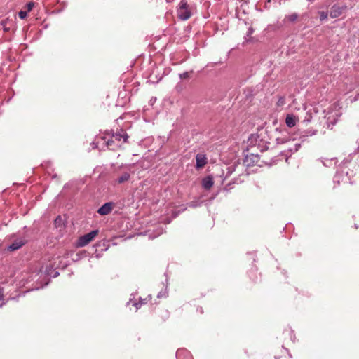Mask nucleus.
I'll use <instances>...</instances> for the list:
<instances>
[{
  "label": "nucleus",
  "instance_id": "e433bc0d",
  "mask_svg": "<svg viewBox=\"0 0 359 359\" xmlns=\"http://www.w3.org/2000/svg\"><path fill=\"white\" fill-rule=\"evenodd\" d=\"M49 280H50L48 279V280H47V281L45 283V284H44V285H43V286L47 285L48 284Z\"/></svg>",
  "mask_w": 359,
  "mask_h": 359
},
{
  "label": "nucleus",
  "instance_id": "2f4dec72",
  "mask_svg": "<svg viewBox=\"0 0 359 359\" xmlns=\"http://www.w3.org/2000/svg\"><path fill=\"white\" fill-rule=\"evenodd\" d=\"M113 143H114V140H109L105 142V144L107 147L111 146Z\"/></svg>",
  "mask_w": 359,
  "mask_h": 359
},
{
  "label": "nucleus",
  "instance_id": "aec40b11",
  "mask_svg": "<svg viewBox=\"0 0 359 359\" xmlns=\"http://www.w3.org/2000/svg\"><path fill=\"white\" fill-rule=\"evenodd\" d=\"M147 302V298L142 299L140 298L139 302L133 303V306L136 307V310H137L142 304H145Z\"/></svg>",
  "mask_w": 359,
  "mask_h": 359
},
{
  "label": "nucleus",
  "instance_id": "5701e85b",
  "mask_svg": "<svg viewBox=\"0 0 359 359\" xmlns=\"http://www.w3.org/2000/svg\"><path fill=\"white\" fill-rule=\"evenodd\" d=\"M286 18L290 22H294L295 20H297V19L298 18V15L297 13H292L291 15H287Z\"/></svg>",
  "mask_w": 359,
  "mask_h": 359
},
{
  "label": "nucleus",
  "instance_id": "20e7f679",
  "mask_svg": "<svg viewBox=\"0 0 359 359\" xmlns=\"http://www.w3.org/2000/svg\"><path fill=\"white\" fill-rule=\"evenodd\" d=\"M346 9L347 6L346 4H335L330 8V16L332 18H338L341 15Z\"/></svg>",
  "mask_w": 359,
  "mask_h": 359
},
{
  "label": "nucleus",
  "instance_id": "a878e982",
  "mask_svg": "<svg viewBox=\"0 0 359 359\" xmlns=\"http://www.w3.org/2000/svg\"><path fill=\"white\" fill-rule=\"evenodd\" d=\"M253 32H254L253 28L252 27H249L248 30L247 32L246 36L245 37V41H249V39L248 38L250 37L252 34Z\"/></svg>",
  "mask_w": 359,
  "mask_h": 359
},
{
  "label": "nucleus",
  "instance_id": "4c0bfd02",
  "mask_svg": "<svg viewBox=\"0 0 359 359\" xmlns=\"http://www.w3.org/2000/svg\"><path fill=\"white\" fill-rule=\"evenodd\" d=\"M162 233H163V230H161V231L158 233V235H161Z\"/></svg>",
  "mask_w": 359,
  "mask_h": 359
},
{
  "label": "nucleus",
  "instance_id": "4be33fe9",
  "mask_svg": "<svg viewBox=\"0 0 359 359\" xmlns=\"http://www.w3.org/2000/svg\"><path fill=\"white\" fill-rule=\"evenodd\" d=\"M9 22V20L8 19L3 20L1 21L0 25L2 26L5 32L9 31V27H7V24Z\"/></svg>",
  "mask_w": 359,
  "mask_h": 359
},
{
  "label": "nucleus",
  "instance_id": "dca6fc26",
  "mask_svg": "<svg viewBox=\"0 0 359 359\" xmlns=\"http://www.w3.org/2000/svg\"><path fill=\"white\" fill-rule=\"evenodd\" d=\"M203 201L200 200V198H196L194 201L189 202L187 205L190 208H197L201 205Z\"/></svg>",
  "mask_w": 359,
  "mask_h": 359
},
{
  "label": "nucleus",
  "instance_id": "a19ab883",
  "mask_svg": "<svg viewBox=\"0 0 359 359\" xmlns=\"http://www.w3.org/2000/svg\"><path fill=\"white\" fill-rule=\"evenodd\" d=\"M130 302H131V299H129V302H128L127 304H129Z\"/></svg>",
  "mask_w": 359,
  "mask_h": 359
},
{
  "label": "nucleus",
  "instance_id": "f03ea898",
  "mask_svg": "<svg viewBox=\"0 0 359 359\" xmlns=\"http://www.w3.org/2000/svg\"><path fill=\"white\" fill-rule=\"evenodd\" d=\"M177 16L182 20H187L193 13V6L188 4L187 0H181L178 8Z\"/></svg>",
  "mask_w": 359,
  "mask_h": 359
},
{
  "label": "nucleus",
  "instance_id": "7ed1b4c3",
  "mask_svg": "<svg viewBox=\"0 0 359 359\" xmlns=\"http://www.w3.org/2000/svg\"><path fill=\"white\" fill-rule=\"evenodd\" d=\"M98 230H93L79 238L77 241L78 247H84L91 242L98 234Z\"/></svg>",
  "mask_w": 359,
  "mask_h": 359
},
{
  "label": "nucleus",
  "instance_id": "1a4fd4ad",
  "mask_svg": "<svg viewBox=\"0 0 359 359\" xmlns=\"http://www.w3.org/2000/svg\"><path fill=\"white\" fill-rule=\"evenodd\" d=\"M112 137L115 139V140L117 141H121V140H123V142H126L129 137L128 134L123 130L117 131L116 133L113 134Z\"/></svg>",
  "mask_w": 359,
  "mask_h": 359
},
{
  "label": "nucleus",
  "instance_id": "58836bf2",
  "mask_svg": "<svg viewBox=\"0 0 359 359\" xmlns=\"http://www.w3.org/2000/svg\"><path fill=\"white\" fill-rule=\"evenodd\" d=\"M93 144H94L93 148L97 147V145L93 143Z\"/></svg>",
  "mask_w": 359,
  "mask_h": 359
},
{
  "label": "nucleus",
  "instance_id": "423d86ee",
  "mask_svg": "<svg viewBox=\"0 0 359 359\" xmlns=\"http://www.w3.org/2000/svg\"><path fill=\"white\" fill-rule=\"evenodd\" d=\"M236 168H238V172L242 171L243 169V165L238 161V163L234 162L229 165L227 166L226 170L227 173L226 175H231L234 171H236Z\"/></svg>",
  "mask_w": 359,
  "mask_h": 359
},
{
  "label": "nucleus",
  "instance_id": "bb28decb",
  "mask_svg": "<svg viewBox=\"0 0 359 359\" xmlns=\"http://www.w3.org/2000/svg\"><path fill=\"white\" fill-rule=\"evenodd\" d=\"M18 15L20 19L23 20V19L26 18V17L27 15V11H20L18 13Z\"/></svg>",
  "mask_w": 359,
  "mask_h": 359
},
{
  "label": "nucleus",
  "instance_id": "393cba45",
  "mask_svg": "<svg viewBox=\"0 0 359 359\" xmlns=\"http://www.w3.org/2000/svg\"><path fill=\"white\" fill-rule=\"evenodd\" d=\"M285 97H280L277 102V105L278 107H282V106L285 105Z\"/></svg>",
  "mask_w": 359,
  "mask_h": 359
},
{
  "label": "nucleus",
  "instance_id": "ea45409f",
  "mask_svg": "<svg viewBox=\"0 0 359 359\" xmlns=\"http://www.w3.org/2000/svg\"><path fill=\"white\" fill-rule=\"evenodd\" d=\"M130 302H131V299H129V302H128L127 304H129Z\"/></svg>",
  "mask_w": 359,
  "mask_h": 359
},
{
  "label": "nucleus",
  "instance_id": "6e6552de",
  "mask_svg": "<svg viewBox=\"0 0 359 359\" xmlns=\"http://www.w3.org/2000/svg\"><path fill=\"white\" fill-rule=\"evenodd\" d=\"M177 359H193L191 353L187 349H178L176 352Z\"/></svg>",
  "mask_w": 359,
  "mask_h": 359
},
{
  "label": "nucleus",
  "instance_id": "f8f14e48",
  "mask_svg": "<svg viewBox=\"0 0 359 359\" xmlns=\"http://www.w3.org/2000/svg\"><path fill=\"white\" fill-rule=\"evenodd\" d=\"M196 168H203L207 163V158L205 155L198 154L196 157Z\"/></svg>",
  "mask_w": 359,
  "mask_h": 359
},
{
  "label": "nucleus",
  "instance_id": "f257e3e1",
  "mask_svg": "<svg viewBox=\"0 0 359 359\" xmlns=\"http://www.w3.org/2000/svg\"><path fill=\"white\" fill-rule=\"evenodd\" d=\"M262 136V133L260 134H252L248 142L250 147H257L261 151H264L269 149L270 143Z\"/></svg>",
  "mask_w": 359,
  "mask_h": 359
},
{
  "label": "nucleus",
  "instance_id": "0eeeda50",
  "mask_svg": "<svg viewBox=\"0 0 359 359\" xmlns=\"http://www.w3.org/2000/svg\"><path fill=\"white\" fill-rule=\"evenodd\" d=\"M112 208V203H106L98 209L97 212L100 215H107L111 212Z\"/></svg>",
  "mask_w": 359,
  "mask_h": 359
},
{
  "label": "nucleus",
  "instance_id": "c85d7f7f",
  "mask_svg": "<svg viewBox=\"0 0 359 359\" xmlns=\"http://www.w3.org/2000/svg\"><path fill=\"white\" fill-rule=\"evenodd\" d=\"M34 6V3L33 1H30L26 4V8L27 11H31Z\"/></svg>",
  "mask_w": 359,
  "mask_h": 359
},
{
  "label": "nucleus",
  "instance_id": "a211bd4d",
  "mask_svg": "<svg viewBox=\"0 0 359 359\" xmlns=\"http://www.w3.org/2000/svg\"><path fill=\"white\" fill-rule=\"evenodd\" d=\"M316 133H317L316 130H306V131L304 132L305 134L302 135L300 136V138L302 139V141H304L306 137L315 135L316 134Z\"/></svg>",
  "mask_w": 359,
  "mask_h": 359
},
{
  "label": "nucleus",
  "instance_id": "c756f323",
  "mask_svg": "<svg viewBox=\"0 0 359 359\" xmlns=\"http://www.w3.org/2000/svg\"><path fill=\"white\" fill-rule=\"evenodd\" d=\"M311 118H312L311 114H307V115H306V116L305 117V118L304 119L303 122H304V123H306L307 124V123H309V122H311Z\"/></svg>",
  "mask_w": 359,
  "mask_h": 359
},
{
  "label": "nucleus",
  "instance_id": "cd10ccee",
  "mask_svg": "<svg viewBox=\"0 0 359 359\" xmlns=\"http://www.w3.org/2000/svg\"><path fill=\"white\" fill-rule=\"evenodd\" d=\"M341 178V175H339L338 172H337L333 178L334 182H337V184H339Z\"/></svg>",
  "mask_w": 359,
  "mask_h": 359
},
{
  "label": "nucleus",
  "instance_id": "ddd939ff",
  "mask_svg": "<svg viewBox=\"0 0 359 359\" xmlns=\"http://www.w3.org/2000/svg\"><path fill=\"white\" fill-rule=\"evenodd\" d=\"M213 179L211 176H208L203 179L202 186L205 189H210L213 185Z\"/></svg>",
  "mask_w": 359,
  "mask_h": 359
},
{
  "label": "nucleus",
  "instance_id": "7c9ffc66",
  "mask_svg": "<svg viewBox=\"0 0 359 359\" xmlns=\"http://www.w3.org/2000/svg\"><path fill=\"white\" fill-rule=\"evenodd\" d=\"M179 76H180V78L181 79H185L189 77V73L187 72H183L182 74H180Z\"/></svg>",
  "mask_w": 359,
  "mask_h": 359
},
{
  "label": "nucleus",
  "instance_id": "39448f33",
  "mask_svg": "<svg viewBox=\"0 0 359 359\" xmlns=\"http://www.w3.org/2000/svg\"><path fill=\"white\" fill-rule=\"evenodd\" d=\"M260 161V157L257 154H248L245 156V158L243 159V163L242 164L244 166L246 167H250L254 166L255 165H259Z\"/></svg>",
  "mask_w": 359,
  "mask_h": 359
},
{
  "label": "nucleus",
  "instance_id": "79ce46f5",
  "mask_svg": "<svg viewBox=\"0 0 359 359\" xmlns=\"http://www.w3.org/2000/svg\"><path fill=\"white\" fill-rule=\"evenodd\" d=\"M4 304V302H3V303H1V304H0V307H1V306H3V304Z\"/></svg>",
  "mask_w": 359,
  "mask_h": 359
},
{
  "label": "nucleus",
  "instance_id": "f704fd0d",
  "mask_svg": "<svg viewBox=\"0 0 359 359\" xmlns=\"http://www.w3.org/2000/svg\"><path fill=\"white\" fill-rule=\"evenodd\" d=\"M162 297V294H161V292H159V293L158 294V295H157V297H158V298H160V297Z\"/></svg>",
  "mask_w": 359,
  "mask_h": 359
},
{
  "label": "nucleus",
  "instance_id": "72a5a7b5",
  "mask_svg": "<svg viewBox=\"0 0 359 359\" xmlns=\"http://www.w3.org/2000/svg\"><path fill=\"white\" fill-rule=\"evenodd\" d=\"M3 296H4V294H3V290H2V289L0 287V300H1V299H2Z\"/></svg>",
  "mask_w": 359,
  "mask_h": 359
},
{
  "label": "nucleus",
  "instance_id": "9b49d317",
  "mask_svg": "<svg viewBox=\"0 0 359 359\" xmlns=\"http://www.w3.org/2000/svg\"><path fill=\"white\" fill-rule=\"evenodd\" d=\"M297 121L298 118L293 114H287L285 118V123L290 128L294 126Z\"/></svg>",
  "mask_w": 359,
  "mask_h": 359
},
{
  "label": "nucleus",
  "instance_id": "412c9836",
  "mask_svg": "<svg viewBox=\"0 0 359 359\" xmlns=\"http://www.w3.org/2000/svg\"><path fill=\"white\" fill-rule=\"evenodd\" d=\"M53 265L52 264H49L48 265H47L46 266V269L44 270V273L47 276H51L52 275V273H53Z\"/></svg>",
  "mask_w": 359,
  "mask_h": 359
},
{
  "label": "nucleus",
  "instance_id": "473e14b6",
  "mask_svg": "<svg viewBox=\"0 0 359 359\" xmlns=\"http://www.w3.org/2000/svg\"><path fill=\"white\" fill-rule=\"evenodd\" d=\"M59 276V272L58 271H55L54 273L50 276H52L53 278H56Z\"/></svg>",
  "mask_w": 359,
  "mask_h": 359
},
{
  "label": "nucleus",
  "instance_id": "b1692460",
  "mask_svg": "<svg viewBox=\"0 0 359 359\" xmlns=\"http://www.w3.org/2000/svg\"><path fill=\"white\" fill-rule=\"evenodd\" d=\"M319 15H320V21H323L325 20H326L327 18V13L325 12V11H319L318 12Z\"/></svg>",
  "mask_w": 359,
  "mask_h": 359
},
{
  "label": "nucleus",
  "instance_id": "4468645a",
  "mask_svg": "<svg viewBox=\"0 0 359 359\" xmlns=\"http://www.w3.org/2000/svg\"><path fill=\"white\" fill-rule=\"evenodd\" d=\"M25 244V243L22 241V240H19V241H15L14 242H13L9 246H8V250H10L11 251H14V250H18L19 248H20L23 245Z\"/></svg>",
  "mask_w": 359,
  "mask_h": 359
},
{
  "label": "nucleus",
  "instance_id": "6ab92c4d",
  "mask_svg": "<svg viewBox=\"0 0 359 359\" xmlns=\"http://www.w3.org/2000/svg\"><path fill=\"white\" fill-rule=\"evenodd\" d=\"M63 225H64V221H63L62 218L61 217V216H57L55 219V226L57 228H58V227L63 226Z\"/></svg>",
  "mask_w": 359,
  "mask_h": 359
},
{
  "label": "nucleus",
  "instance_id": "f3484780",
  "mask_svg": "<svg viewBox=\"0 0 359 359\" xmlns=\"http://www.w3.org/2000/svg\"><path fill=\"white\" fill-rule=\"evenodd\" d=\"M130 176L128 172H124L117 179V182L119 184H122L125 182H127L130 179Z\"/></svg>",
  "mask_w": 359,
  "mask_h": 359
},
{
  "label": "nucleus",
  "instance_id": "c9c22d12",
  "mask_svg": "<svg viewBox=\"0 0 359 359\" xmlns=\"http://www.w3.org/2000/svg\"><path fill=\"white\" fill-rule=\"evenodd\" d=\"M277 141H278V143H283V141H280V139H277Z\"/></svg>",
  "mask_w": 359,
  "mask_h": 359
},
{
  "label": "nucleus",
  "instance_id": "9d476101",
  "mask_svg": "<svg viewBox=\"0 0 359 359\" xmlns=\"http://www.w3.org/2000/svg\"><path fill=\"white\" fill-rule=\"evenodd\" d=\"M320 160L325 167H328V168L334 166L338 162L337 158H322Z\"/></svg>",
  "mask_w": 359,
  "mask_h": 359
},
{
  "label": "nucleus",
  "instance_id": "2eb2a0df",
  "mask_svg": "<svg viewBox=\"0 0 359 359\" xmlns=\"http://www.w3.org/2000/svg\"><path fill=\"white\" fill-rule=\"evenodd\" d=\"M287 143L293 144L292 147H287V150L291 153L297 152L301 147V144L299 142H294V141H289Z\"/></svg>",
  "mask_w": 359,
  "mask_h": 359
}]
</instances>
